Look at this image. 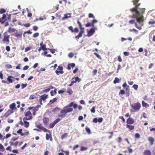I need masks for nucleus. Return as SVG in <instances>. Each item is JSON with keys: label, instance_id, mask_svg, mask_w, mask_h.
Here are the masks:
<instances>
[{"label": "nucleus", "instance_id": "obj_62", "mask_svg": "<svg viewBox=\"0 0 155 155\" xmlns=\"http://www.w3.org/2000/svg\"><path fill=\"white\" fill-rule=\"evenodd\" d=\"M0 149L2 151L4 150V148L3 146L0 143Z\"/></svg>", "mask_w": 155, "mask_h": 155}, {"label": "nucleus", "instance_id": "obj_59", "mask_svg": "<svg viewBox=\"0 0 155 155\" xmlns=\"http://www.w3.org/2000/svg\"><path fill=\"white\" fill-rule=\"evenodd\" d=\"M95 107H93L91 110V111L92 113H94L95 112Z\"/></svg>", "mask_w": 155, "mask_h": 155}, {"label": "nucleus", "instance_id": "obj_50", "mask_svg": "<svg viewBox=\"0 0 155 155\" xmlns=\"http://www.w3.org/2000/svg\"><path fill=\"white\" fill-rule=\"evenodd\" d=\"M15 36L17 38H21V34H18L15 35Z\"/></svg>", "mask_w": 155, "mask_h": 155}, {"label": "nucleus", "instance_id": "obj_11", "mask_svg": "<svg viewBox=\"0 0 155 155\" xmlns=\"http://www.w3.org/2000/svg\"><path fill=\"white\" fill-rule=\"evenodd\" d=\"M14 77L10 75L8 77L7 80L9 83H12L13 81H15Z\"/></svg>", "mask_w": 155, "mask_h": 155}, {"label": "nucleus", "instance_id": "obj_6", "mask_svg": "<svg viewBox=\"0 0 155 155\" xmlns=\"http://www.w3.org/2000/svg\"><path fill=\"white\" fill-rule=\"evenodd\" d=\"M132 108L135 111H137L139 110L141 107L140 104L139 102H137L131 105Z\"/></svg>", "mask_w": 155, "mask_h": 155}, {"label": "nucleus", "instance_id": "obj_45", "mask_svg": "<svg viewBox=\"0 0 155 155\" xmlns=\"http://www.w3.org/2000/svg\"><path fill=\"white\" fill-rule=\"evenodd\" d=\"M87 148L84 147H81V151H85L87 150Z\"/></svg>", "mask_w": 155, "mask_h": 155}, {"label": "nucleus", "instance_id": "obj_63", "mask_svg": "<svg viewBox=\"0 0 155 155\" xmlns=\"http://www.w3.org/2000/svg\"><path fill=\"white\" fill-rule=\"evenodd\" d=\"M124 55L126 56H127L129 55L130 54V53L129 52L125 51L124 52Z\"/></svg>", "mask_w": 155, "mask_h": 155}, {"label": "nucleus", "instance_id": "obj_15", "mask_svg": "<svg viewBox=\"0 0 155 155\" xmlns=\"http://www.w3.org/2000/svg\"><path fill=\"white\" fill-rule=\"evenodd\" d=\"M84 30H81L79 34L75 37V38L77 39H79L80 38L82 37V34L84 33Z\"/></svg>", "mask_w": 155, "mask_h": 155}, {"label": "nucleus", "instance_id": "obj_7", "mask_svg": "<svg viewBox=\"0 0 155 155\" xmlns=\"http://www.w3.org/2000/svg\"><path fill=\"white\" fill-rule=\"evenodd\" d=\"M25 115L26 117L24 118H26V120H31L32 118L31 113L29 110L27 111L26 110L25 113Z\"/></svg>", "mask_w": 155, "mask_h": 155}, {"label": "nucleus", "instance_id": "obj_42", "mask_svg": "<svg viewBox=\"0 0 155 155\" xmlns=\"http://www.w3.org/2000/svg\"><path fill=\"white\" fill-rule=\"evenodd\" d=\"M6 12V10L3 8H1L0 9V14H3Z\"/></svg>", "mask_w": 155, "mask_h": 155}, {"label": "nucleus", "instance_id": "obj_13", "mask_svg": "<svg viewBox=\"0 0 155 155\" xmlns=\"http://www.w3.org/2000/svg\"><path fill=\"white\" fill-rule=\"evenodd\" d=\"M71 17V13H68L64 14V16L62 18V19L64 20L65 19H67Z\"/></svg>", "mask_w": 155, "mask_h": 155}, {"label": "nucleus", "instance_id": "obj_52", "mask_svg": "<svg viewBox=\"0 0 155 155\" xmlns=\"http://www.w3.org/2000/svg\"><path fill=\"white\" fill-rule=\"evenodd\" d=\"M56 100L57 99L56 98H53L52 100H51L50 101V102L52 104L55 102L56 101Z\"/></svg>", "mask_w": 155, "mask_h": 155}, {"label": "nucleus", "instance_id": "obj_14", "mask_svg": "<svg viewBox=\"0 0 155 155\" xmlns=\"http://www.w3.org/2000/svg\"><path fill=\"white\" fill-rule=\"evenodd\" d=\"M127 124H131L134 123V121L132 118H130L127 119Z\"/></svg>", "mask_w": 155, "mask_h": 155}, {"label": "nucleus", "instance_id": "obj_4", "mask_svg": "<svg viewBox=\"0 0 155 155\" xmlns=\"http://www.w3.org/2000/svg\"><path fill=\"white\" fill-rule=\"evenodd\" d=\"M3 38L2 40L3 43L8 44L10 42V35H8L7 31L5 32L3 35Z\"/></svg>", "mask_w": 155, "mask_h": 155}, {"label": "nucleus", "instance_id": "obj_27", "mask_svg": "<svg viewBox=\"0 0 155 155\" xmlns=\"http://www.w3.org/2000/svg\"><path fill=\"white\" fill-rule=\"evenodd\" d=\"M16 105L15 104V103H13L12 104H11L9 106L10 108L13 110H14V108Z\"/></svg>", "mask_w": 155, "mask_h": 155}, {"label": "nucleus", "instance_id": "obj_10", "mask_svg": "<svg viewBox=\"0 0 155 155\" xmlns=\"http://www.w3.org/2000/svg\"><path fill=\"white\" fill-rule=\"evenodd\" d=\"M40 97V98L39 99L40 103L41 105H42V101H45L47 97V95H45V94H44L41 96Z\"/></svg>", "mask_w": 155, "mask_h": 155}, {"label": "nucleus", "instance_id": "obj_3", "mask_svg": "<svg viewBox=\"0 0 155 155\" xmlns=\"http://www.w3.org/2000/svg\"><path fill=\"white\" fill-rule=\"evenodd\" d=\"M73 110L72 108L68 107H65L63 109L61 110L60 113L58 115V117L63 118L66 116L67 113L72 112Z\"/></svg>", "mask_w": 155, "mask_h": 155}, {"label": "nucleus", "instance_id": "obj_2", "mask_svg": "<svg viewBox=\"0 0 155 155\" xmlns=\"http://www.w3.org/2000/svg\"><path fill=\"white\" fill-rule=\"evenodd\" d=\"M139 0H133L132 2L133 3V5H135V7L130 9V11L132 12H135V15L137 16L138 15H140L139 11L138 9H140L139 6L140 5V3H138Z\"/></svg>", "mask_w": 155, "mask_h": 155}, {"label": "nucleus", "instance_id": "obj_37", "mask_svg": "<svg viewBox=\"0 0 155 155\" xmlns=\"http://www.w3.org/2000/svg\"><path fill=\"white\" fill-rule=\"evenodd\" d=\"M119 82V79L117 78H115L114 80V83L116 84Z\"/></svg>", "mask_w": 155, "mask_h": 155}, {"label": "nucleus", "instance_id": "obj_60", "mask_svg": "<svg viewBox=\"0 0 155 155\" xmlns=\"http://www.w3.org/2000/svg\"><path fill=\"white\" fill-rule=\"evenodd\" d=\"M119 118L122 120L123 122H124L125 121V120L124 118V117L122 116H120L119 117Z\"/></svg>", "mask_w": 155, "mask_h": 155}, {"label": "nucleus", "instance_id": "obj_21", "mask_svg": "<svg viewBox=\"0 0 155 155\" xmlns=\"http://www.w3.org/2000/svg\"><path fill=\"white\" fill-rule=\"evenodd\" d=\"M60 120L59 118H58L54 120V122L51 124V126H54Z\"/></svg>", "mask_w": 155, "mask_h": 155}, {"label": "nucleus", "instance_id": "obj_24", "mask_svg": "<svg viewBox=\"0 0 155 155\" xmlns=\"http://www.w3.org/2000/svg\"><path fill=\"white\" fill-rule=\"evenodd\" d=\"M9 143L11 145L16 146L18 144V141H16L15 143H13L12 141H10Z\"/></svg>", "mask_w": 155, "mask_h": 155}, {"label": "nucleus", "instance_id": "obj_29", "mask_svg": "<svg viewBox=\"0 0 155 155\" xmlns=\"http://www.w3.org/2000/svg\"><path fill=\"white\" fill-rule=\"evenodd\" d=\"M148 140L150 142L151 145L153 144L154 141V139L152 137H149L148 139Z\"/></svg>", "mask_w": 155, "mask_h": 155}, {"label": "nucleus", "instance_id": "obj_49", "mask_svg": "<svg viewBox=\"0 0 155 155\" xmlns=\"http://www.w3.org/2000/svg\"><path fill=\"white\" fill-rule=\"evenodd\" d=\"M38 35H39V33L38 32H36V33H34L33 34V37L34 38H36V37L38 36Z\"/></svg>", "mask_w": 155, "mask_h": 155}, {"label": "nucleus", "instance_id": "obj_23", "mask_svg": "<svg viewBox=\"0 0 155 155\" xmlns=\"http://www.w3.org/2000/svg\"><path fill=\"white\" fill-rule=\"evenodd\" d=\"M15 31V28H12L11 27H9L8 30V31L9 33L14 32Z\"/></svg>", "mask_w": 155, "mask_h": 155}, {"label": "nucleus", "instance_id": "obj_38", "mask_svg": "<svg viewBox=\"0 0 155 155\" xmlns=\"http://www.w3.org/2000/svg\"><path fill=\"white\" fill-rule=\"evenodd\" d=\"M127 86V87L126 88V89L127 90L128 88H129V86H128V85H127V84L126 82H125L122 85V86L124 88L125 87H126Z\"/></svg>", "mask_w": 155, "mask_h": 155}, {"label": "nucleus", "instance_id": "obj_1", "mask_svg": "<svg viewBox=\"0 0 155 155\" xmlns=\"http://www.w3.org/2000/svg\"><path fill=\"white\" fill-rule=\"evenodd\" d=\"M139 9L140 10V12H139L140 15H138L136 16L135 15V12H133V17L136 18L137 21L141 25L140 26H139L136 23H135V27L138 29L140 30L142 29L141 26L143 25V22L144 21V17L143 14L145 12V8H140V9H138V10Z\"/></svg>", "mask_w": 155, "mask_h": 155}, {"label": "nucleus", "instance_id": "obj_58", "mask_svg": "<svg viewBox=\"0 0 155 155\" xmlns=\"http://www.w3.org/2000/svg\"><path fill=\"white\" fill-rule=\"evenodd\" d=\"M155 23V21H149L148 22V24L149 25H153Z\"/></svg>", "mask_w": 155, "mask_h": 155}, {"label": "nucleus", "instance_id": "obj_25", "mask_svg": "<svg viewBox=\"0 0 155 155\" xmlns=\"http://www.w3.org/2000/svg\"><path fill=\"white\" fill-rule=\"evenodd\" d=\"M26 120V118H24L23 119V121H24V126H29V123L28 122L26 121V120Z\"/></svg>", "mask_w": 155, "mask_h": 155}, {"label": "nucleus", "instance_id": "obj_56", "mask_svg": "<svg viewBox=\"0 0 155 155\" xmlns=\"http://www.w3.org/2000/svg\"><path fill=\"white\" fill-rule=\"evenodd\" d=\"M48 49L50 51V52L52 54H54L55 53V50L54 49L48 48Z\"/></svg>", "mask_w": 155, "mask_h": 155}, {"label": "nucleus", "instance_id": "obj_20", "mask_svg": "<svg viewBox=\"0 0 155 155\" xmlns=\"http://www.w3.org/2000/svg\"><path fill=\"white\" fill-rule=\"evenodd\" d=\"M95 32L94 29L93 28L91 29L88 32V36L92 35Z\"/></svg>", "mask_w": 155, "mask_h": 155}, {"label": "nucleus", "instance_id": "obj_33", "mask_svg": "<svg viewBox=\"0 0 155 155\" xmlns=\"http://www.w3.org/2000/svg\"><path fill=\"white\" fill-rule=\"evenodd\" d=\"M42 50L43 51H45L46 50L48 49L46 48V45H44L41 47Z\"/></svg>", "mask_w": 155, "mask_h": 155}, {"label": "nucleus", "instance_id": "obj_54", "mask_svg": "<svg viewBox=\"0 0 155 155\" xmlns=\"http://www.w3.org/2000/svg\"><path fill=\"white\" fill-rule=\"evenodd\" d=\"M133 87L135 90H137L138 88V86L137 84H134L133 86Z\"/></svg>", "mask_w": 155, "mask_h": 155}, {"label": "nucleus", "instance_id": "obj_44", "mask_svg": "<svg viewBox=\"0 0 155 155\" xmlns=\"http://www.w3.org/2000/svg\"><path fill=\"white\" fill-rule=\"evenodd\" d=\"M68 136V134L67 133L64 134L62 135L61 137V138L62 139H64V138H66Z\"/></svg>", "mask_w": 155, "mask_h": 155}, {"label": "nucleus", "instance_id": "obj_18", "mask_svg": "<svg viewBox=\"0 0 155 155\" xmlns=\"http://www.w3.org/2000/svg\"><path fill=\"white\" fill-rule=\"evenodd\" d=\"M81 81V79L78 77L74 78L72 79V81H75L74 83H76L77 81L79 82Z\"/></svg>", "mask_w": 155, "mask_h": 155}, {"label": "nucleus", "instance_id": "obj_17", "mask_svg": "<svg viewBox=\"0 0 155 155\" xmlns=\"http://www.w3.org/2000/svg\"><path fill=\"white\" fill-rule=\"evenodd\" d=\"M75 66V64L74 63H72L68 65L67 69L68 70H70L71 68L74 67Z\"/></svg>", "mask_w": 155, "mask_h": 155}, {"label": "nucleus", "instance_id": "obj_47", "mask_svg": "<svg viewBox=\"0 0 155 155\" xmlns=\"http://www.w3.org/2000/svg\"><path fill=\"white\" fill-rule=\"evenodd\" d=\"M130 31H131V32L134 31L135 32L136 34H137L138 33V31L137 30L135 29H130Z\"/></svg>", "mask_w": 155, "mask_h": 155}, {"label": "nucleus", "instance_id": "obj_12", "mask_svg": "<svg viewBox=\"0 0 155 155\" xmlns=\"http://www.w3.org/2000/svg\"><path fill=\"white\" fill-rule=\"evenodd\" d=\"M48 131L49 134H46V139L47 140H50L52 141V139L51 137V134L50 131L49 130H48Z\"/></svg>", "mask_w": 155, "mask_h": 155}, {"label": "nucleus", "instance_id": "obj_8", "mask_svg": "<svg viewBox=\"0 0 155 155\" xmlns=\"http://www.w3.org/2000/svg\"><path fill=\"white\" fill-rule=\"evenodd\" d=\"M57 70L55 71V73L57 75H59L60 74H63L64 71H63V68L62 66H58Z\"/></svg>", "mask_w": 155, "mask_h": 155}, {"label": "nucleus", "instance_id": "obj_22", "mask_svg": "<svg viewBox=\"0 0 155 155\" xmlns=\"http://www.w3.org/2000/svg\"><path fill=\"white\" fill-rule=\"evenodd\" d=\"M143 155H151L150 151L149 150H145L143 153Z\"/></svg>", "mask_w": 155, "mask_h": 155}, {"label": "nucleus", "instance_id": "obj_61", "mask_svg": "<svg viewBox=\"0 0 155 155\" xmlns=\"http://www.w3.org/2000/svg\"><path fill=\"white\" fill-rule=\"evenodd\" d=\"M31 48L30 47H28L25 49V52H27L30 50L31 49Z\"/></svg>", "mask_w": 155, "mask_h": 155}, {"label": "nucleus", "instance_id": "obj_36", "mask_svg": "<svg viewBox=\"0 0 155 155\" xmlns=\"http://www.w3.org/2000/svg\"><path fill=\"white\" fill-rule=\"evenodd\" d=\"M73 91L71 89H69L68 90L67 92L69 94H71L73 93Z\"/></svg>", "mask_w": 155, "mask_h": 155}, {"label": "nucleus", "instance_id": "obj_30", "mask_svg": "<svg viewBox=\"0 0 155 155\" xmlns=\"http://www.w3.org/2000/svg\"><path fill=\"white\" fill-rule=\"evenodd\" d=\"M11 111L10 110H8L4 114V116L6 117H8L11 114Z\"/></svg>", "mask_w": 155, "mask_h": 155}, {"label": "nucleus", "instance_id": "obj_9", "mask_svg": "<svg viewBox=\"0 0 155 155\" xmlns=\"http://www.w3.org/2000/svg\"><path fill=\"white\" fill-rule=\"evenodd\" d=\"M38 127V128L37 129H34V130H36L38 132L41 131H43L45 132H48L47 129L43 127Z\"/></svg>", "mask_w": 155, "mask_h": 155}, {"label": "nucleus", "instance_id": "obj_51", "mask_svg": "<svg viewBox=\"0 0 155 155\" xmlns=\"http://www.w3.org/2000/svg\"><path fill=\"white\" fill-rule=\"evenodd\" d=\"M74 55V54L72 52H70L68 54V56L70 58H72Z\"/></svg>", "mask_w": 155, "mask_h": 155}, {"label": "nucleus", "instance_id": "obj_46", "mask_svg": "<svg viewBox=\"0 0 155 155\" xmlns=\"http://www.w3.org/2000/svg\"><path fill=\"white\" fill-rule=\"evenodd\" d=\"M51 88H48L47 89L43 90L42 91L43 92H49Z\"/></svg>", "mask_w": 155, "mask_h": 155}, {"label": "nucleus", "instance_id": "obj_19", "mask_svg": "<svg viewBox=\"0 0 155 155\" xmlns=\"http://www.w3.org/2000/svg\"><path fill=\"white\" fill-rule=\"evenodd\" d=\"M49 120L48 118L45 117L43 119V122L45 125H47L48 122Z\"/></svg>", "mask_w": 155, "mask_h": 155}, {"label": "nucleus", "instance_id": "obj_31", "mask_svg": "<svg viewBox=\"0 0 155 155\" xmlns=\"http://www.w3.org/2000/svg\"><path fill=\"white\" fill-rule=\"evenodd\" d=\"M56 91H57L56 89H54V91H51L50 92V94H51V95L52 96H53L54 94H56L57 93Z\"/></svg>", "mask_w": 155, "mask_h": 155}, {"label": "nucleus", "instance_id": "obj_35", "mask_svg": "<svg viewBox=\"0 0 155 155\" xmlns=\"http://www.w3.org/2000/svg\"><path fill=\"white\" fill-rule=\"evenodd\" d=\"M26 9L27 11V12H28V15H27L28 17H31L32 15V13L29 12L28 8H27Z\"/></svg>", "mask_w": 155, "mask_h": 155}, {"label": "nucleus", "instance_id": "obj_32", "mask_svg": "<svg viewBox=\"0 0 155 155\" xmlns=\"http://www.w3.org/2000/svg\"><path fill=\"white\" fill-rule=\"evenodd\" d=\"M87 132V133L88 134H91V131L90 128L87 127H86L85 128Z\"/></svg>", "mask_w": 155, "mask_h": 155}, {"label": "nucleus", "instance_id": "obj_16", "mask_svg": "<svg viewBox=\"0 0 155 155\" xmlns=\"http://www.w3.org/2000/svg\"><path fill=\"white\" fill-rule=\"evenodd\" d=\"M1 18L2 20V24H3L6 20H7L6 16L5 14H3L2 17Z\"/></svg>", "mask_w": 155, "mask_h": 155}, {"label": "nucleus", "instance_id": "obj_53", "mask_svg": "<svg viewBox=\"0 0 155 155\" xmlns=\"http://www.w3.org/2000/svg\"><path fill=\"white\" fill-rule=\"evenodd\" d=\"M97 22V20H95V19H94L92 20V26L94 27V24L95 23H96Z\"/></svg>", "mask_w": 155, "mask_h": 155}, {"label": "nucleus", "instance_id": "obj_5", "mask_svg": "<svg viewBox=\"0 0 155 155\" xmlns=\"http://www.w3.org/2000/svg\"><path fill=\"white\" fill-rule=\"evenodd\" d=\"M40 107V105H38L35 107H30L28 108L27 110H30L31 113H32L33 115H35L36 114V112L38 110V107Z\"/></svg>", "mask_w": 155, "mask_h": 155}, {"label": "nucleus", "instance_id": "obj_55", "mask_svg": "<svg viewBox=\"0 0 155 155\" xmlns=\"http://www.w3.org/2000/svg\"><path fill=\"white\" fill-rule=\"evenodd\" d=\"M117 58H118V60L119 62H122V59L121 58V57L119 55V56H118Z\"/></svg>", "mask_w": 155, "mask_h": 155}, {"label": "nucleus", "instance_id": "obj_64", "mask_svg": "<svg viewBox=\"0 0 155 155\" xmlns=\"http://www.w3.org/2000/svg\"><path fill=\"white\" fill-rule=\"evenodd\" d=\"M29 67L28 66L26 65L23 67V70H26L28 69Z\"/></svg>", "mask_w": 155, "mask_h": 155}, {"label": "nucleus", "instance_id": "obj_41", "mask_svg": "<svg viewBox=\"0 0 155 155\" xmlns=\"http://www.w3.org/2000/svg\"><path fill=\"white\" fill-rule=\"evenodd\" d=\"M29 134L28 131L27 130L25 132H24V130H23V133L21 134V136H24L25 135H27Z\"/></svg>", "mask_w": 155, "mask_h": 155}, {"label": "nucleus", "instance_id": "obj_39", "mask_svg": "<svg viewBox=\"0 0 155 155\" xmlns=\"http://www.w3.org/2000/svg\"><path fill=\"white\" fill-rule=\"evenodd\" d=\"M27 83L25 84H21V88L22 89H24V88L26 87H27Z\"/></svg>", "mask_w": 155, "mask_h": 155}, {"label": "nucleus", "instance_id": "obj_26", "mask_svg": "<svg viewBox=\"0 0 155 155\" xmlns=\"http://www.w3.org/2000/svg\"><path fill=\"white\" fill-rule=\"evenodd\" d=\"M142 104L143 106L145 107L146 108L148 107L149 106V105L145 102L144 101H142Z\"/></svg>", "mask_w": 155, "mask_h": 155}, {"label": "nucleus", "instance_id": "obj_43", "mask_svg": "<svg viewBox=\"0 0 155 155\" xmlns=\"http://www.w3.org/2000/svg\"><path fill=\"white\" fill-rule=\"evenodd\" d=\"M17 133L21 135V134H23V130L22 131L21 129H20L17 131Z\"/></svg>", "mask_w": 155, "mask_h": 155}, {"label": "nucleus", "instance_id": "obj_34", "mask_svg": "<svg viewBox=\"0 0 155 155\" xmlns=\"http://www.w3.org/2000/svg\"><path fill=\"white\" fill-rule=\"evenodd\" d=\"M125 94V92L124 90H121L119 93V95L120 94L123 95Z\"/></svg>", "mask_w": 155, "mask_h": 155}, {"label": "nucleus", "instance_id": "obj_28", "mask_svg": "<svg viewBox=\"0 0 155 155\" xmlns=\"http://www.w3.org/2000/svg\"><path fill=\"white\" fill-rule=\"evenodd\" d=\"M77 23L79 25V28L81 30H84V28L82 27V25L81 23L78 20L77 21Z\"/></svg>", "mask_w": 155, "mask_h": 155}, {"label": "nucleus", "instance_id": "obj_48", "mask_svg": "<svg viewBox=\"0 0 155 155\" xmlns=\"http://www.w3.org/2000/svg\"><path fill=\"white\" fill-rule=\"evenodd\" d=\"M97 70L95 69V70H94L92 71V73H93V75L94 76L95 75H96V74L97 73Z\"/></svg>", "mask_w": 155, "mask_h": 155}, {"label": "nucleus", "instance_id": "obj_40", "mask_svg": "<svg viewBox=\"0 0 155 155\" xmlns=\"http://www.w3.org/2000/svg\"><path fill=\"white\" fill-rule=\"evenodd\" d=\"M94 55H95L96 56L97 58H99V59H101L102 58H101V56L99 54H97L95 52L94 53Z\"/></svg>", "mask_w": 155, "mask_h": 155}, {"label": "nucleus", "instance_id": "obj_57", "mask_svg": "<svg viewBox=\"0 0 155 155\" xmlns=\"http://www.w3.org/2000/svg\"><path fill=\"white\" fill-rule=\"evenodd\" d=\"M92 26V24L91 23H88L85 25V26L87 27Z\"/></svg>", "mask_w": 155, "mask_h": 155}]
</instances>
